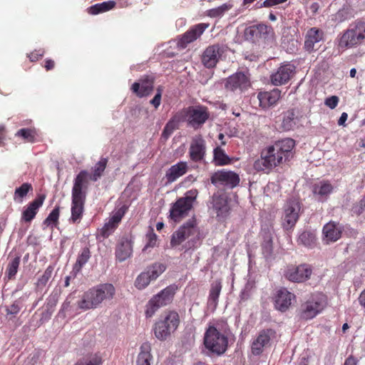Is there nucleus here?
<instances>
[{
  "mask_svg": "<svg viewBox=\"0 0 365 365\" xmlns=\"http://www.w3.org/2000/svg\"><path fill=\"white\" fill-rule=\"evenodd\" d=\"M294 144V140L285 138L264 149L260 158L254 163L255 169L268 172L283 163L290 157Z\"/></svg>",
  "mask_w": 365,
  "mask_h": 365,
  "instance_id": "1",
  "label": "nucleus"
},
{
  "mask_svg": "<svg viewBox=\"0 0 365 365\" xmlns=\"http://www.w3.org/2000/svg\"><path fill=\"white\" fill-rule=\"evenodd\" d=\"M115 294V288L112 284H101L85 292L77 305L78 309L84 311L94 309L103 302L113 299Z\"/></svg>",
  "mask_w": 365,
  "mask_h": 365,
  "instance_id": "2",
  "label": "nucleus"
},
{
  "mask_svg": "<svg viewBox=\"0 0 365 365\" xmlns=\"http://www.w3.org/2000/svg\"><path fill=\"white\" fill-rule=\"evenodd\" d=\"M365 39V23L356 22L351 25L341 36L339 41V48L346 49L361 44Z\"/></svg>",
  "mask_w": 365,
  "mask_h": 365,
  "instance_id": "3",
  "label": "nucleus"
},
{
  "mask_svg": "<svg viewBox=\"0 0 365 365\" xmlns=\"http://www.w3.org/2000/svg\"><path fill=\"white\" fill-rule=\"evenodd\" d=\"M204 344L210 351L217 354H222L227 349V339L215 327H210L205 334Z\"/></svg>",
  "mask_w": 365,
  "mask_h": 365,
  "instance_id": "4",
  "label": "nucleus"
},
{
  "mask_svg": "<svg viewBox=\"0 0 365 365\" xmlns=\"http://www.w3.org/2000/svg\"><path fill=\"white\" fill-rule=\"evenodd\" d=\"M327 305V298L324 294L317 293L302 305L301 317L311 319L320 313Z\"/></svg>",
  "mask_w": 365,
  "mask_h": 365,
  "instance_id": "5",
  "label": "nucleus"
},
{
  "mask_svg": "<svg viewBox=\"0 0 365 365\" xmlns=\"http://www.w3.org/2000/svg\"><path fill=\"white\" fill-rule=\"evenodd\" d=\"M196 197L195 191L187 192L183 197L178 199L170 209V217L175 221H179L185 217L192 207Z\"/></svg>",
  "mask_w": 365,
  "mask_h": 365,
  "instance_id": "6",
  "label": "nucleus"
},
{
  "mask_svg": "<svg viewBox=\"0 0 365 365\" xmlns=\"http://www.w3.org/2000/svg\"><path fill=\"white\" fill-rule=\"evenodd\" d=\"M199 234L196 221L192 218L183 224L173 233L171 244L173 245H178L186 240H193L198 237Z\"/></svg>",
  "mask_w": 365,
  "mask_h": 365,
  "instance_id": "7",
  "label": "nucleus"
},
{
  "mask_svg": "<svg viewBox=\"0 0 365 365\" xmlns=\"http://www.w3.org/2000/svg\"><path fill=\"white\" fill-rule=\"evenodd\" d=\"M301 205L297 199L292 198L284 206L282 226L285 230L292 229L299 217Z\"/></svg>",
  "mask_w": 365,
  "mask_h": 365,
  "instance_id": "8",
  "label": "nucleus"
},
{
  "mask_svg": "<svg viewBox=\"0 0 365 365\" xmlns=\"http://www.w3.org/2000/svg\"><path fill=\"white\" fill-rule=\"evenodd\" d=\"M251 86L249 76L243 72H237L229 76L225 83V88L231 92L242 93Z\"/></svg>",
  "mask_w": 365,
  "mask_h": 365,
  "instance_id": "9",
  "label": "nucleus"
},
{
  "mask_svg": "<svg viewBox=\"0 0 365 365\" xmlns=\"http://www.w3.org/2000/svg\"><path fill=\"white\" fill-rule=\"evenodd\" d=\"M211 182L216 186H226L233 188L239 185L240 177L233 171L221 170L215 172L211 176Z\"/></svg>",
  "mask_w": 365,
  "mask_h": 365,
  "instance_id": "10",
  "label": "nucleus"
},
{
  "mask_svg": "<svg viewBox=\"0 0 365 365\" xmlns=\"http://www.w3.org/2000/svg\"><path fill=\"white\" fill-rule=\"evenodd\" d=\"M209 26V24L200 23L190 27L179 37L177 42L178 47L180 49L185 48L188 44L200 38Z\"/></svg>",
  "mask_w": 365,
  "mask_h": 365,
  "instance_id": "11",
  "label": "nucleus"
},
{
  "mask_svg": "<svg viewBox=\"0 0 365 365\" xmlns=\"http://www.w3.org/2000/svg\"><path fill=\"white\" fill-rule=\"evenodd\" d=\"M180 317L178 312L168 311L161 320V341L168 339L178 329Z\"/></svg>",
  "mask_w": 365,
  "mask_h": 365,
  "instance_id": "12",
  "label": "nucleus"
},
{
  "mask_svg": "<svg viewBox=\"0 0 365 365\" xmlns=\"http://www.w3.org/2000/svg\"><path fill=\"white\" fill-rule=\"evenodd\" d=\"M89 173L83 170L79 172L73 180L71 198L86 200L89 185Z\"/></svg>",
  "mask_w": 365,
  "mask_h": 365,
  "instance_id": "13",
  "label": "nucleus"
},
{
  "mask_svg": "<svg viewBox=\"0 0 365 365\" xmlns=\"http://www.w3.org/2000/svg\"><path fill=\"white\" fill-rule=\"evenodd\" d=\"M224 51V47L220 44H213L207 46L201 56L202 64L208 68H214Z\"/></svg>",
  "mask_w": 365,
  "mask_h": 365,
  "instance_id": "14",
  "label": "nucleus"
},
{
  "mask_svg": "<svg viewBox=\"0 0 365 365\" xmlns=\"http://www.w3.org/2000/svg\"><path fill=\"white\" fill-rule=\"evenodd\" d=\"M312 270L307 264H300L297 267H288L284 273L285 277L293 282L301 283L309 279Z\"/></svg>",
  "mask_w": 365,
  "mask_h": 365,
  "instance_id": "15",
  "label": "nucleus"
},
{
  "mask_svg": "<svg viewBox=\"0 0 365 365\" xmlns=\"http://www.w3.org/2000/svg\"><path fill=\"white\" fill-rule=\"evenodd\" d=\"M211 208L219 220L225 219L229 215L230 210L226 194L220 192L214 194Z\"/></svg>",
  "mask_w": 365,
  "mask_h": 365,
  "instance_id": "16",
  "label": "nucleus"
},
{
  "mask_svg": "<svg viewBox=\"0 0 365 365\" xmlns=\"http://www.w3.org/2000/svg\"><path fill=\"white\" fill-rule=\"evenodd\" d=\"M295 73V66L291 63L280 66L276 72L272 74L271 82L274 86L287 83Z\"/></svg>",
  "mask_w": 365,
  "mask_h": 365,
  "instance_id": "17",
  "label": "nucleus"
},
{
  "mask_svg": "<svg viewBox=\"0 0 365 365\" xmlns=\"http://www.w3.org/2000/svg\"><path fill=\"white\" fill-rule=\"evenodd\" d=\"M324 41V33L315 27L309 29L305 36L304 48L312 52L319 49L320 43Z\"/></svg>",
  "mask_w": 365,
  "mask_h": 365,
  "instance_id": "18",
  "label": "nucleus"
},
{
  "mask_svg": "<svg viewBox=\"0 0 365 365\" xmlns=\"http://www.w3.org/2000/svg\"><path fill=\"white\" fill-rule=\"evenodd\" d=\"M160 269L159 264H154L148 267L146 272L140 273L135 281V287L138 289L145 288L151 281L155 280L158 277Z\"/></svg>",
  "mask_w": 365,
  "mask_h": 365,
  "instance_id": "19",
  "label": "nucleus"
},
{
  "mask_svg": "<svg viewBox=\"0 0 365 365\" xmlns=\"http://www.w3.org/2000/svg\"><path fill=\"white\" fill-rule=\"evenodd\" d=\"M154 87V79L151 76H145L139 82H135L131 86V91L138 97L143 98L152 93Z\"/></svg>",
  "mask_w": 365,
  "mask_h": 365,
  "instance_id": "20",
  "label": "nucleus"
},
{
  "mask_svg": "<svg viewBox=\"0 0 365 365\" xmlns=\"http://www.w3.org/2000/svg\"><path fill=\"white\" fill-rule=\"evenodd\" d=\"M206 153L205 140L200 136L194 138L190 143L189 154L191 160L199 162L204 159Z\"/></svg>",
  "mask_w": 365,
  "mask_h": 365,
  "instance_id": "21",
  "label": "nucleus"
},
{
  "mask_svg": "<svg viewBox=\"0 0 365 365\" xmlns=\"http://www.w3.org/2000/svg\"><path fill=\"white\" fill-rule=\"evenodd\" d=\"M125 209L124 207L120 208L106 222L100 230V234L103 238L108 237L118 227L120 222Z\"/></svg>",
  "mask_w": 365,
  "mask_h": 365,
  "instance_id": "22",
  "label": "nucleus"
},
{
  "mask_svg": "<svg viewBox=\"0 0 365 365\" xmlns=\"http://www.w3.org/2000/svg\"><path fill=\"white\" fill-rule=\"evenodd\" d=\"M294 298V295L286 289H280L274 297V307L281 312H285Z\"/></svg>",
  "mask_w": 365,
  "mask_h": 365,
  "instance_id": "23",
  "label": "nucleus"
},
{
  "mask_svg": "<svg viewBox=\"0 0 365 365\" xmlns=\"http://www.w3.org/2000/svg\"><path fill=\"white\" fill-rule=\"evenodd\" d=\"M133 253L131 241L127 237H121L115 247V255L116 260L122 262L130 258Z\"/></svg>",
  "mask_w": 365,
  "mask_h": 365,
  "instance_id": "24",
  "label": "nucleus"
},
{
  "mask_svg": "<svg viewBox=\"0 0 365 365\" xmlns=\"http://www.w3.org/2000/svg\"><path fill=\"white\" fill-rule=\"evenodd\" d=\"M281 97V91L274 88L271 91L259 92L257 98L259 106L263 108H268L275 105Z\"/></svg>",
  "mask_w": 365,
  "mask_h": 365,
  "instance_id": "25",
  "label": "nucleus"
},
{
  "mask_svg": "<svg viewBox=\"0 0 365 365\" xmlns=\"http://www.w3.org/2000/svg\"><path fill=\"white\" fill-rule=\"evenodd\" d=\"M341 226L334 222L327 223L323 227L324 240L327 243L336 242L341 235Z\"/></svg>",
  "mask_w": 365,
  "mask_h": 365,
  "instance_id": "26",
  "label": "nucleus"
},
{
  "mask_svg": "<svg viewBox=\"0 0 365 365\" xmlns=\"http://www.w3.org/2000/svg\"><path fill=\"white\" fill-rule=\"evenodd\" d=\"M44 199L45 197L41 195L30 202L22 212V220L26 222H30L36 215L38 209L42 206Z\"/></svg>",
  "mask_w": 365,
  "mask_h": 365,
  "instance_id": "27",
  "label": "nucleus"
},
{
  "mask_svg": "<svg viewBox=\"0 0 365 365\" xmlns=\"http://www.w3.org/2000/svg\"><path fill=\"white\" fill-rule=\"evenodd\" d=\"M187 118L189 123L192 126H195L204 123L208 118V114L203 107H192L187 111Z\"/></svg>",
  "mask_w": 365,
  "mask_h": 365,
  "instance_id": "28",
  "label": "nucleus"
},
{
  "mask_svg": "<svg viewBox=\"0 0 365 365\" xmlns=\"http://www.w3.org/2000/svg\"><path fill=\"white\" fill-rule=\"evenodd\" d=\"M332 185L328 181H320L315 183L312 187V192L318 200H325L333 191Z\"/></svg>",
  "mask_w": 365,
  "mask_h": 365,
  "instance_id": "29",
  "label": "nucleus"
},
{
  "mask_svg": "<svg viewBox=\"0 0 365 365\" xmlns=\"http://www.w3.org/2000/svg\"><path fill=\"white\" fill-rule=\"evenodd\" d=\"M270 341L269 331H263L259 334L257 337L252 344V353L254 355H259L262 353L264 347H265Z\"/></svg>",
  "mask_w": 365,
  "mask_h": 365,
  "instance_id": "30",
  "label": "nucleus"
},
{
  "mask_svg": "<svg viewBox=\"0 0 365 365\" xmlns=\"http://www.w3.org/2000/svg\"><path fill=\"white\" fill-rule=\"evenodd\" d=\"M222 282L220 280L214 281L210 286L207 305L209 308L215 310L218 304V298L222 290Z\"/></svg>",
  "mask_w": 365,
  "mask_h": 365,
  "instance_id": "31",
  "label": "nucleus"
},
{
  "mask_svg": "<svg viewBox=\"0 0 365 365\" xmlns=\"http://www.w3.org/2000/svg\"><path fill=\"white\" fill-rule=\"evenodd\" d=\"M71 216L70 221L72 223H78L83 217L86 200L75 198H71Z\"/></svg>",
  "mask_w": 365,
  "mask_h": 365,
  "instance_id": "32",
  "label": "nucleus"
},
{
  "mask_svg": "<svg viewBox=\"0 0 365 365\" xmlns=\"http://www.w3.org/2000/svg\"><path fill=\"white\" fill-rule=\"evenodd\" d=\"M91 257V251L88 247H84L81 250V253L78 255L77 260L73 267L71 274L73 277L81 272L82 267L88 262Z\"/></svg>",
  "mask_w": 365,
  "mask_h": 365,
  "instance_id": "33",
  "label": "nucleus"
},
{
  "mask_svg": "<svg viewBox=\"0 0 365 365\" xmlns=\"http://www.w3.org/2000/svg\"><path fill=\"white\" fill-rule=\"evenodd\" d=\"M116 2L113 0L96 4L88 8V13L91 15H97L113 9L115 7Z\"/></svg>",
  "mask_w": 365,
  "mask_h": 365,
  "instance_id": "34",
  "label": "nucleus"
},
{
  "mask_svg": "<svg viewBox=\"0 0 365 365\" xmlns=\"http://www.w3.org/2000/svg\"><path fill=\"white\" fill-rule=\"evenodd\" d=\"M151 347L149 343H143L136 359V365H150L153 359L150 354Z\"/></svg>",
  "mask_w": 365,
  "mask_h": 365,
  "instance_id": "35",
  "label": "nucleus"
},
{
  "mask_svg": "<svg viewBox=\"0 0 365 365\" xmlns=\"http://www.w3.org/2000/svg\"><path fill=\"white\" fill-rule=\"evenodd\" d=\"M187 168V163L184 162H180L173 165L166 173L168 181L173 182L177 178L183 175L186 173Z\"/></svg>",
  "mask_w": 365,
  "mask_h": 365,
  "instance_id": "36",
  "label": "nucleus"
},
{
  "mask_svg": "<svg viewBox=\"0 0 365 365\" xmlns=\"http://www.w3.org/2000/svg\"><path fill=\"white\" fill-rule=\"evenodd\" d=\"M108 159L107 158H101L98 161L92 170V173L89 175V178L93 182L98 180L103 175V173L107 167Z\"/></svg>",
  "mask_w": 365,
  "mask_h": 365,
  "instance_id": "37",
  "label": "nucleus"
},
{
  "mask_svg": "<svg viewBox=\"0 0 365 365\" xmlns=\"http://www.w3.org/2000/svg\"><path fill=\"white\" fill-rule=\"evenodd\" d=\"M36 130L34 128L19 129L15 134L16 137L21 138L24 143H33L36 141Z\"/></svg>",
  "mask_w": 365,
  "mask_h": 365,
  "instance_id": "38",
  "label": "nucleus"
},
{
  "mask_svg": "<svg viewBox=\"0 0 365 365\" xmlns=\"http://www.w3.org/2000/svg\"><path fill=\"white\" fill-rule=\"evenodd\" d=\"M232 7L233 4L232 3H225L217 7L207 10L206 15L210 18H220Z\"/></svg>",
  "mask_w": 365,
  "mask_h": 365,
  "instance_id": "39",
  "label": "nucleus"
},
{
  "mask_svg": "<svg viewBox=\"0 0 365 365\" xmlns=\"http://www.w3.org/2000/svg\"><path fill=\"white\" fill-rule=\"evenodd\" d=\"M296 125L295 113L291 109L283 113L282 128L284 130H290L294 128Z\"/></svg>",
  "mask_w": 365,
  "mask_h": 365,
  "instance_id": "40",
  "label": "nucleus"
},
{
  "mask_svg": "<svg viewBox=\"0 0 365 365\" xmlns=\"http://www.w3.org/2000/svg\"><path fill=\"white\" fill-rule=\"evenodd\" d=\"M316 236L313 232L303 231L298 237L297 242L307 247H312L315 245Z\"/></svg>",
  "mask_w": 365,
  "mask_h": 365,
  "instance_id": "41",
  "label": "nucleus"
},
{
  "mask_svg": "<svg viewBox=\"0 0 365 365\" xmlns=\"http://www.w3.org/2000/svg\"><path fill=\"white\" fill-rule=\"evenodd\" d=\"M178 287L175 284H170L161 291V305L168 304L173 301Z\"/></svg>",
  "mask_w": 365,
  "mask_h": 365,
  "instance_id": "42",
  "label": "nucleus"
},
{
  "mask_svg": "<svg viewBox=\"0 0 365 365\" xmlns=\"http://www.w3.org/2000/svg\"><path fill=\"white\" fill-rule=\"evenodd\" d=\"M158 241V236L154 232L152 226H149L145 236V245L143 249V252H146L150 248H153Z\"/></svg>",
  "mask_w": 365,
  "mask_h": 365,
  "instance_id": "43",
  "label": "nucleus"
},
{
  "mask_svg": "<svg viewBox=\"0 0 365 365\" xmlns=\"http://www.w3.org/2000/svg\"><path fill=\"white\" fill-rule=\"evenodd\" d=\"M33 190L31 183L24 182L20 187H16L14 191V200L18 202H22L23 198L27 195L29 192Z\"/></svg>",
  "mask_w": 365,
  "mask_h": 365,
  "instance_id": "44",
  "label": "nucleus"
},
{
  "mask_svg": "<svg viewBox=\"0 0 365 365\" xmlns=\"http://www.w3.org/2000/svg\"><path fill=\"white\" fill-rule=\"evenodd\" d=\"M60 215V206L57 205L50 212L48 216L43 220V225L46 227H51L53 228L58 224V219Z\"/></svg>",
  "mask_w": 365,
  "mask_h": 365,
  "instance_id": "45",
  "label": "nucleus"
},
{
  "mask_svg": "<svg viewBox=\"0 0 365 365\" xmlns=\"http://www.w3.org/2000/svg\"><path fill=\"white\" fill-rule=\"evenodd\" d=\"M146 307V317H153L155 312L158 311L160 307V293L155 294L153 297L151 299H150Z\"/></svg>",
  "mask_w": 365,
  "mask_h": 365,
  "instance_id": "46",
  "label": "nucleus"
},
{
  "mask_svg": "<svg viewBox=\"0 0 365 365\" xmlns=\"http://www.w3.org/2000/svg\"><path fill=\"white\" fill-rule=\"evenodd\" d=\"M103 359L101 356L98 354H91L86 357L79 360L76 365H101Z\"/></svg>",
  "mask_w": 365,
  "mask_h": 365,
  "instance_id": "47",
  "label": "nucleus"
},
{
  "mask_svg": "<svg viewBox=\"0 0 365 365\" xmlns=\"http://www.w3.org/2000/svg\"><path fill=\"white\" fill-rule=\"evenodd\" d=\"M214 160L217 165H225L230 164L231 162L228 155L220 148L214 150Z\"/></svg>",
  "mask_w": 365,
  "mask_h": 365,
  "instance_id": "48",
  "label": "nucleus"
},
{
  "mask_svg": "<svg viewBox=\"0 0 365 365\" xmlns=\"http://www.w3.org/2000/svg\"><path fill=\"white\" fill-rule=\"evenodd\" d=\"M20 257L14 258L7 265L6 273L9 279L14 278L20 264Z\"/></svg>",
  "mask_w": 365,
  "mask_h": 365,
  "instance_id": "49",
  "label": "nucleus"
},
{
  "mask_svg": "<svg viewBox=\"0 0 365 365\" xmlns=\"http://www.w3.org/2000/svg\"><path fill=\"white\" fill-rule=\"evenodd\" d=\"M54 267L53 265H49L44 271L43 274L38 279L36 285L38 287H44L48 280L51 279Z\"/></svg>",
  "mask_w": 365,
  "mask_h": 365,
  "instance_id": "50",
  "label": "nucleus"
},
{
  "mask_svg": "<svg viewBox=\"0 0 365 365\" xmlns=\"http://www.w3.org/2000/svg\"><path fill=\"white\" fill-rule=\"evenodd\" d=\"M178 118H172L165 125L164 130H163V136L165 138H168L171 134L173 132L174 130H175L178 126Z\"/></svg>",
  "mask_w": 365,
  "mask_h": 365,
  "instance_id": "51",
  "label": "nucleus"
},
{
  "mask_svg": "<svg viewBox=\"0 0 365 365\" xmlns=\"http://www.w3.org/2000/svg\"><path fill=\"white\" fill-rule=\"evenodd\" d=\"M272 252V239L270 235H267L262 244V252L265 257L271 255Z\"/></svg>",
  "mask_w": 365,
  "mask_h": 365,
  "instance_id": "52",
  "label": "nucleus"
},
{
  "mask_svg": "<svg viewBox=\"0 0 365 365\" xmlns=\"http://www.w3.org/2000/svg\"><path fill=\"white\" fill-rule=\"evenodd\" d=\"M259 38H266L272 34V28L264 24L256 25Z\"/></svg>",
  "mask_w": 365,
  "mask_h": 365,
  "instance_id": "53",
  "label": "nucleus"
},
{
  "mask_svg": "<svg viewBox=\"0 0 365 365\" xmlns=\"http://www.w3.org/2000/svg\"><path fill=\"white\" fill-rule=\"evenodd\" d=\"M44 53L45 51L43 48L36 49L28 54V57L31 62H36L43 56Z\"/></svg>",
  "mask_w": 365,
  "mask_h": 365,
  "instance_id": "54",
  "label": "nucleus"
},
{
  "mask_svg": "<svg viewBox=\"0 0 365 365\" xmlns=\"http://www.w3.org/2000/svg\"><path fill=\"white\" fill-rule=\"evenodd\" d=\"M256 25L249 26L246 28L245 31V35L247 38L255 39L258 38V31Z\"/></svg>",
  "mask_w": 365,
  "mask_h": 365,
  "instance_id": "55",
  "label": "nucleus"
},
{
  "mask_svg": "<svg viewBox=\"0 0 365 365\" xmlns=\"http://www.w3.org/2000/svg\"><path fill=\"white\" fill-rule=\"evenodd\" d=\"M339 103V98L336 96H332L325 99L324 104L331 109L335 108Z\"/></svg>",
  "mask_w": 365,
  "mask_h": 365,
  "instance_id": "56",
  "label": "nucleus"
},
{
  "mask_svg": "<svg viewBox=\"0 0 365 365\" xmlns=\"http://www.w3.org/2000/svg\"><path fill=\"white\" fill-rule=\"evenodd\" d=\"M287 0H265L259 7H272L286 2Z\"/></svg>",
  "mask_w": 365,
  "mask_h": 365,
  "instance_id": "57",
  "label": "nucleus"
},
{
  "mask_svg": "<svg viewBox=\"0 0 365 365\" xmlns=\"http://www.w3.org/2000/svg\"><path fill=\"white\" fill-rule=\"evenodd\" d=\"M365 208V200H361L353 207V212L357 215H361Z\"/></svg>",
  "mask_w": 365,
  "mask_h": 365,
  "instance_id": "58",
  "label": "nucleus"
},
{
  "mask_svg": "<svg viewBox=\"0 0 365 365\" xmlns=\"http://www.w3.org/2000/svg\"><path fill=\"white\" fill-rule=\"evenodd\" d=\"M20 311V307L17 303H13L9 308L6 309L7 314L15 315Z\"/></svg>",
  "mask_w": 365,
  "mask_h": 365,
  "instance_id": "59",
  "label": "nucleus"
},
{
  "mask_svg": "<svg viewBox=\"0 0 365 365\" xmlns=\"http://www.w3.org/2000/svg\"><path fill=\"white\" fill-rule=\"evenodd\" d=\"M150 103L153 104L155 108L160 106V88H157V92L155 97L150 101Z\"/></svg>",
  "mask_w": 365,
  "mask_h": 365,
  "instance_id": "60",
  "label": "nucleus"
},
{
  "mask_svg": "<svg viewBox=\"0 0 365 365\" xmlns=\"http://www.w3.org/2000/svg\"><path fill=\"white\" fill-rule=\"evenodd\" d=\"M55 67V62L52 59L47 58L44 61V68L46 71H51Z\"/></svg>",
  "mask_w": 365,
  "mask_h": 365,
  "instance_id": "61",
  "label": "nucleus"
},
{
  "mask_svg": "<svg viewBox=\"0 0 365 365\" xmlns=\"http://www.w3.org/2000/svg\"><path fill=\"white\" fill-rule=\"evenodd\" d=\"M6 138V129L4 126H0V146L4 145Z\"/></svg>",
  "mask_w": 365,
  "mask_h": 365,
  "instance_id": "62",
  "label": "nucleus"
},
{
  "mask_svg": "<svg viewBox=\"0 0 365 365\" xmlns=\"http://www.w3.org/2000/svg\"><path fill=\"white\" fill-rule=\"evenodd\" d=\"M348 118V114L345 112L342 113L339 120L338 124L339 125H345V122Z\"/></svg>",
  "mask_w": 365,
  "mask_h": 365,
  "instance_id": "63",
  "label": "nucleus"
},
{
  "mask_svg": "<svg viewBox=\"0 0 365 365\" xmlns=\"http://www.w3.org/2000/svg\"><path fill=\"white\" fill-rule=\"evenodd\" d=\"M359 301L360 304L365 308V289L361 293Z\"/></svg>",
  "mask_w": 365,
  "mask_h": 365,
  "instance_id": "64",
  "label": "nucleus"
}]
</instances>
